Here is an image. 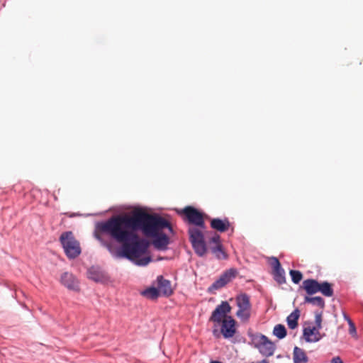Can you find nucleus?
Listing matches in <instances>:
<instances>
[{
    "mask_svg": "<svg viewBox=\"0 0 363 363\" xmlns=\"http://www.w3.org/2000/svg\"><path fill=\"white\" fill-rule=\"evenodd\" d=\"M164 228L170 233L173 231L170 223L163 217L136 208L130 215L113 216L106 221L98 223L94 236L110 248V245L104 242L102 238V234L108 235L122 245L123 257L137 265L145 266L150 263L151 257H141L147 253L150 244L145 239L140 238L136 232L140 230L146 237L153 238V246L157 250H164L169 243L168 236L162 232Z\"/></svg>",
    "mask_w": 363,
    "mask_h": 363,
    "instance_id": "nucleus-1",
    "label": "nucleus"
},
{
    "mask_svg": "<svg viewBox=\"0 0 363 363\" xmlns=\"http://www.w3.org/2000/svg\"><path fill=\"white\" fill-rule=\"evenodd\" d=\"M181 213L185 216V219L189 223L194 225L189 228L188 233L196 254L199 257L204 256L207 252L203 235V230L206 229L204 214L190 206L182 209Z\"/></svg>",
    "mask_w": 363,
    "mask_h": 363,
    "instance_id": "nucleus-2",
    "label": "nucleus"
},
{
    "mask_svg": "<svg viewBox=\"0 0 363 363\" xmlns=\"http://www.w3.org/2000/svg\"><path fill=\"white\" fill-rule=\"evenodd\" d=\"M231 306L227 301H222L218 305L209 318L213 323V334L219 337L220 333L226 338L233 337L237 331L236 321L228 314L231 311Z\"/></svg>",
    "mask_w": 363,
    "mask_h": 363,
    "instance_id": "nucleus-3",
    "label": "nucleus"
},
{
    "mask_svg": "<svg viewBox=\"0 0 363 363\" xmlns=\"http://www.w3.org/2000/svg\"><path fill=\"white\" fill-rule=\"evenodd\" d=\"M60 241L68 258L74 259L80 255L81 247L79 242L75 239L72 231L62 233L60 237Z\"/></svg>",
    "mask_w": 363,
    "mask_h": 363,
    "instance_id": "nucleus-4",
    "label": "nucleus"
},
{
    "mask_svg": "<svg viewBox=\"0 0 363 363\" xmlns=\"http://www.w3.org/2000/svg\"><path fill=\"white\" fill-rule=\"evenodd\" d=\"M303 288L308 295H312L317 292H320L327 297H331L333 295V285L328 281L319 283L315 279H306L303 282Z\"/></svg>",
    "mask_w": 363,
    "mask_h": 363,
    "instance_id": "nucleus-5",
    "label": "nucleus"
},
{
    "mask_svg": "<svg viewBox=\"0 0 363 363\" xmlns=\"http://www.w3.org/2000/svg\"><path fill=\"white\" fill-rule=\"evenodd\" d=\"M235 301L238 308V310L236 312V316L242 322L247 323L250 318L252 313V305L249 296L246 294H241L237 296Z\"/></svg>",
    "mask_w": 363,
    "mask_h": 363,
    "instance_id": "nucleus-6",
    "label": "nucleus"
},
{
    "mask_svg": "<svg viewBox=\"0 0 363 363\" xmlns=\"http://www.w3.org/2000/svg\"><path fill=\"white\" fill-rule=\"evenodd\" d=\"M253 340L255 347L258 349L259 352L263 356L268 357L274 354L276 347L267 336L262 334L257 335L255 336Z\"/></svg>",
    "mask_w": 363,
    "mask_h": 363,
    "instance_id": "nucleus-7",
    "label": "nucleus"
},
{
    "mask_svg": "<svg viewBox=\"0 0 363 363\" xmlns=\"http://www.w3.org/2000/svg\"><path fill=\"white\" fill-rule=\"evenodd\" d=\"M238 274V271L235 269H230L225 271L218 279L213 283L209 287L208 291H213L218 290L225 286L228 283L231 281L233 279L235 278Z\"/></svg>",
    "mask_w": 363,
    "mask_h": 363,
    "instance_id": "nucleus-8",
    "label": "nucleus"
},
{
    "mask_svg": "<svg viewBox=\"0 0 363 363\" xmlns=\"http://www.w3.org/2000/svg\"><path fill=\"white\" fill-rule=\"evenodd\" d=\"M211 244L213 245L210 247L211 251L218 259H226L228 258V255L224 251L223 245L220 243V235L214 234L210 239V245Z\"/></svg>",
    "mask_w": 363,
    "mask_h": 363,
    "instance_id": "nucleus-9",
    "label": "nucleus"
},
{
    "mask_svg": "<svg viewBox=\"0 0 363 363\" xmlns=\"http://www.w3.org/2000/svg\"><path fill=\"white\" fill-rule=\"evenodd\" d=\"M320 329L316 327L308 325L303 328V335L304 339L308 342H315L321 339V335L319 332Z\"/></svg>",
    "mask_w": 363,
    "mask_h": 363,
    "instance_id": "nucleus-10",
    "label": "nucleus"
},
{
    "mask_svg": "<svg viewBox=\"0 0 363 363\" xmlns=\"http://www.w3.org/2000/svg\"><path fill=\"white\" fill-rule=\"evenodd\" d=\"M60 281L65 287L70 290L78 291L79 289L78 281L71 273H63L61 276Z\"/></svg>",
    "mask_w": 363,
    "mask_h": 363,
    "instance_id": "nucleus-11",
    "label": "nucleus"
},
{
    "mask_svg": "<svg viewBox=\"0 0 363 363\" xmlns=\"http://www.w3.org/2000/svg\"><path fill=\"white\" fill-rule=\"evenodd\" d=\"M157 289L161 295L164 296H169L173 294L170 281L165 279L162 276H159L157 278Z\"/></svg>",
    "mask_w": 363,
    "mask_h": 363,
    "instance_id": "nucleus-12",
    "label": "nucleus"
},
{
    "mask_svg": "<svg viewBox=\"0 0 363 363\" xmlns=\"http://www.w3.org/2000/svg\"><path fill=\"white\" fill-rule=\"evenodd\" d=\"M211 227L218 232L223 233L230 228V223L227 218L224 219L213 218L211 220Z\"/></svg>",
    "mask_w": 363,
    "mask_h": 363,
    "instance_id": "nucleus-13",
    "label": "nucleus"
},
{
    "mask_svg": "<svg viewBox=\"0 0 363 363\" xmlns=\"http://www.w3.org/2000/svg\"><path fill=\"white\" fill-rule=\"evenodd\" d=\"M293 361L294 363H308V357L303 349L296 346L293 352Z\"/></svg>",
    "mask_w": 363,
    "mask_h": 363,
    "instance_id": "nucleus-14",
    "label": "nucleus"
},
{
    "mask_svg": "<svg viewBox=\"0 0 363 363\" xmlns=\"http://www.w3.org/2000/svg\"><path fill=\"white\" fill-rule=\"evenodd\" d=\"M300 313V311L296 308L287 317L286 322L290 329H295L297 328Z\"/></svg>",
    "mask_w": 363,
    "mask_h": 363,
    "instance_id": "nucleus-15",
    "label": "nucleus"
},
{
    "mask_svg": "<svg viewBox=\"0 0 363 363\" xmlns=\"http://www.w3.org/2000/svg\"><path fill=\"white\" fill-rule=\"evenodd\" d=\"M142 295L150 299H157L161 294L157 288L150 287L142 292Z\"/></svg>",
    "mask_w": 363,
    "mask_h": 363,
    "instance_id": "nucleus-16",
    "label": "nucleus"
},
{
    "mask_svg": "<svg viewBox=\"0 0 363 363\" xmlns=\"http://www.w3.org/2000/svg\"><path fill=\"white\" fill-rule=\"evenodd\" d=\"M88 277L89 279L95 281H100L102 280L104 277L102 273L99 270L94 267H91V269H89Z\"/></svg>",
    "mask_w": 363,
    "mask_h": 363,
    "instance_id": "nucleus-17",
    "label": "nucleus"
},
{
    "mask_svg": "<svg viewBox=\"0 0 363 363\" xmlns=\"http://www.w3.org/2000/svg\"><path fill=\"white\" fill-rule=\"evenodd\" d=\"M305 302L318 306L322 308H324V306H325V301H324L323 298H321L320 296H315V297L306 296Z\"/></svg>",
    "mask_w": 363,
    "mask_h": 363,
    "instance_id": "nucleus-18",
    "label": "nucleus"
},
{
    "mask_svg": "<svg viewBox=\"0 0 363 363\" xmlns=\"http://www.w3.org/2000/svg\"><path fill=\"white\" fill-rule=\"evenodd\" d=\"M273 334L279 339H282L286 335V330L284 325L279 324L274 328Z\"/></svg>",
    "mask_w": 363,
    "mask_h": 363,
    "instance_id": "nucleus-19",
    "label": "nucleus"
},
{
    "mask_svg": "<svg viewBox=\"0 0 363 363\" xmlns=\"http://www.w3.org/2000/svg\"><path fill=\"white\" fill-rule=\"evenodd\" d=\"M274 279L279 283V284H283L285 282V277H284V271L281 268H279V269H276L274 271Z\"/></svg>",
    "mask_w": 363,
    "mask_h": 363,
    "instance_id": "nucleus-20",
    "label": "nucleus"
},
{
    "mask_svg": "<svg viewBox=\"0 0 363 363\" xmlns=\"http://www.w3.org/2000/svg\"><path fill=\"white\" fill-rule=\"evenodd\" d=\"M289 274L291 277L292 281L294 284H298L303 278L301 272L297 270H291Z\"/></svg>",
    "mask_w": 363,
    "mask_h": 363,
    "instance_id": "nucleus-21",
    "label": "nucleus"
},
{
    "mask_svg": "<svg viewBox=\"0 0 363 363\" xmlns=\"http://www.w3.org/2000/svg\"><path fill=\"white\" fill-rule=\"evenodd\" d=\"M315 325L314 327H316L318 329H320L322 328L321 323H322V315L320 313H317L315 316Z\"/></svg>",
    "mask_w": 363,
    "mask_h": 363,
    "instance_id": "nucleus-22",
    "label": "nucleus"
},
{
    "mask_svg": "<svg viewBox=\"0 0 363 363\" xmlns=\"http://www.w3.org/2000/svg\"><path fill=\"white\" fill-rule=\"evenodd\" d=\"M271 264H272V266L273 267L274 271L277 269H279V268H281V264H280L279 261L276 257H272V258Z\"/></svg>",
    "mask_w": 363,
    "mask_h": 363,
    "instance_id": "nucleus-23",
    "label": "nucleus"
},
{
    "mask_svg": "<svg viewBox=\"0 0 363 363\" xmlns=\"http://www.w3.org/2000/svg\"><path fill=\"white\" fill-rule=\"evenodd\" d=\"M348 324L350 326V334H355L356 333V328L354 324V323L351 320V319H348Z\"/></svg>",
    "mask_w": 363,
    "mask_h": 363,
    "instance_id": "nucleus-24",
    "label": "nucleus"
},
{
    "mask_svg": "<svg viewBox=\"0 0 363 363\" xmlns=\"http://www.w3.org/2000/svg\"><path fill=\"white\" fill-rule=\"evenodd\" d=\"M330 363H343V362L340 357L337 356L331 359Z\"/></svg>",
    "mask_w": 363,
    "mask_h": 363,
    "instance_id": "nucleus-25",
    "label": "nucleus"
},
{
    "mask_svg": "<svg viewBox=\"0 0 363 363\" xmlns=\"http://www.w3.org/2000/svg\"><path fill=\"white\" fill-rule=\"evenodd\" d=\"M251 363H269L268 360L267 359H263L260 362H251Z\"/></svg>",
    "mask_w": 363,
    "mask_h": 363,
    "instance_id": "nucleus-26",
    "label": "nucleus"
},
{
    "mask_svg": "<svg viewBox=\"0 0 363 363\" xmlns=\"http://www.w3.org/2000/svg\"><path fill=\"white\" fill-rule=\"evenodd\" d=\"M211 363H222L219 361H212Z\"/></svg>",
    "mask_w": 363,
    "mask_h": 363,
    "instance_id": "nucleus-27",
    "label": "nucleus"
},
{
    "mask_svg": "<svg viewBox=\"0 0 363 363\" xmlns=\"http://www.w3.org/2000/svg\"><path fill=\"white\" fill-rule=\"evenodd\" d=\"M345 318L348 321V319H350L346 315H345Z\"/></svg>",
    "mask_w": 363,
    "mask_h": 363,
    "instance_id": "nucleus-28",
    "label": "nucleus"
},
{
    "mask_svg": "<svg viewBox=\"0 0 363 363\" xmlns=\"http://www.w3.org/2000/svg\"><path fill=\"white\" fill-rule=\"evenodd\" d=\"M345 318L348 321V319H350L346 315H345Z\"/></svg>",
    "mask_w": 363,
    "mask_h": 363,
    "instance_id": "nucleus-29",
    "label": "nucleus"
}]
</instances>
